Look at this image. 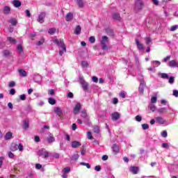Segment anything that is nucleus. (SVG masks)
<instances>
[{
    "mask_svg": "<svg viewBox=\"0 0 178 178\" xmlns=\"http://www.w3.org/2000/svg\"><path fill=\"white\" fill-rule=\"evenodd\" d=\"M177 29H178V25L172 26L170 28V31H175V30H177Z\"/></svg>",
    "mask_w": 178,
    "mask_h": 178,
    "instance_id": "obj_57",
    "label": "nucleus"
},
{
    "mask_svg": "<svg viewBox=\"0 0 178 178\" xmlns=\"http://www.w3.org/2000/svg\"><path fill=\"white\" fill-rule=\"evenodd\" d=\"M152 63L154 66H159L161 63L159 60H153Z\"/></svg>",
    "mask_w": 178,
    "mask_h": 178,
    "instance_id": "obj_52",
    "label": "nucleus"
},
{
    "mask_svg": "<svg viewBox=\"0 0 178 178\" xmlns=\"http://www.w3.org/2000/svg\"><path fill=\"white\" fill-rule=\"evenodd\" d=\"M12 136H13V134L12 132H7L6 134V136L4 137L5 140H10V138H12Z\"/></svg>",
    "mask_w": 178,
    "mask_h": 178,
    "instance_id": "obj_30",
    "label": "nucleus"
},
{
    "mask_svg": "<svg viewBox=\"0 0 178 178\" xmlns=\"http://www.w3.org/2000/svg\"><path fill=\"white\" fill-rule=\"evenodd\" d=\"M166 111V108L163 107L158 109L159 113H163Z\"/></svg>",
    "mask_w": 178,
    "mask_h": 178,
    "instance_id": "obj_48",
    "label": "nucleus"
},
{
    "mask_svg": "<svg viewBox=\"0 0 178 178\" xmlns=\"http://www.w3.org/2000/svg\"><path fill=\"white\" fill-rule=\"evenodd\" d=\"M136 122H141V120H143V118L140 115H136Z\"/></svg>",
    "mask_w": 178,
    "mask_h": 178,
    "instance_id": "obj_59",
    "label": "nucleus"
},
{
    "mask_svg": "<svg viewBox=\"0 0 178 178\" xmlns=\"http://www.w3.org/2000/svg\"><path fill=\"white\" fill-rule=\"evenodd\" d=\"M19 99L21 101H26V95L23 94L19 96Z\"/></svg>",
    "mask_w": 178,
    "mask_h": 178,
    "instance_id": "obj_62",
    "label": "nucleus"
},
{
    "mask_svg": "<svg viewBox=\"0 0 178 178\" xmlns=\"http://www.w3.org/2000/svg\"><path fill=\"white\" fill-rule=\"evenodd\" d=\"M89 41L91 44H94V42H95V37H94V36L90 37Z\"/></svg>",
    "mask_w": 178,
    "mask_h": 178,
    "instance_id": "obj_47",
    "label": "nucleus"
},
{
    "mask_svg": "<svg viewBox=\"0 0 178 178\" xmlns=\"http://www.w3.org/2000/svg\"><path fill=\"white\" fill-rule=\"evenodd\" d=\"M81 65L82 67H88V63L87 61H81Z\"/></svg>",
    "mask_w": 178,
    "mask_h": 178,
    "instance_id": "obj_42",
    "label": "nucleus"
},
{
    "mask_svg": "<svg viewBox=\"0 0 178 178\" xmlns=\"http://www.w3.org/2000/svg\"><path fill=\"white\" fill-rule=\"evenodd\" d=\"M109 43V38L108 36L104 35L100 40V44L102 45V49L103 51H108L109 47H108V44Z\"/></svg>",
    "mask_w": 178,
    "mask_h": 178,
    "instance_id": "obj_2",
    "label": "nucleus"
},
{
    "mask_svg": "<svg viewBox=\"0 0 178 178\" xmlns=\"http://www.w3.org/2000/svg\"><path fill=\"white\" fill-rule=\"evenodd\" d=\"M16 86V83L15 82V81H10V83H9V87H15Z\"/></svg>",
    "mask_w": 178,
    "mask_h": 178,
    "instance_id": "obj_64",
    "label": "nucleus"
},
{
    "mask_svg": "<svg viewBox=\"0 0 178 178\" xmlns=\"http://www.w3.org/2000/svg\"><path fill=\"white\" fill-rule=\"evenodd\" d=\"M168 66L170 67H175V66H177V61L176 60H170L168 63Z\"/></svg>",
    "mask_w": 178,
    "mask_h": 178,
    "instance_id": "obj_21",
    "label": "nucleus"
},
{
    "mask_svg": "<svg viewBox=\"0 0 178 178\" xmlns=\"http://www.w3.org/2000/svg\"><path fill=\"white\" fill-rule=\"evenodd\" d=\"M29 127H30V124H29V120L26 119L23 122V129H24V130H27Z\"/></svg>",
    "mask_w": 178,
    "mask_h": 178,
    "instance_id": "obj_19",
    "label": "nucleus"
},
{
    "mask_svg": "<svg viewBox=\"0 0 178 178\" xmlns=\"http://www.w3.org/2000/svg\"><path fill=\"white\" fill-rule=\"evenodd\" d=\"M162 148H165L166 149H169V144L167 143H163L161 145Z\"/></svg>",
    "mask_w": 178,
    "mask_h": 178,
    "instance_id": "obj_45",
    "label": "nucleus"
},
{
    "mask_svg": "<svg viewBox=\"0 0 178 178\" xmlns=\"http://www.w3.org/2000/svg\"><path fill=\"white\" fill-rule=\"evenodd\" d=\"M92 81H93V83H98V77L95 76H92Z\"/></svg>",
    "mask_w": 178,
    "mask_h": 178,
    "instance_id": "obj_54",
    "label": "nucleus"
},
{
    "mask_svg": "<svg viewBox=\"0 0 178 178\" xmlns=\"http://www.w3.org/2000/svg\"><path fill=\"white\" fill-rule=\"evenodd\" d=\"M26 17H31V13H30L29 10H25Z\"/></svg>",
    "mask_w": 178,
    "mask_h": 178,
    "instance_id": "obj_51",
    "label": "nucleus"
},
{
    "mask_svg": "<svg viewBox=\"0 0 178 178\" xmlns=\"http://www.w3.org/2000/svg\"><path fill=\"white\" fill-rule=\"evenodd\" d=\"M38 156H44L48 158L49 156V152L45 151V149H41L38 152Z\"/></svg>",
    "mask_w": 178,
    "mask_h": 178,
    "instance_id": "obj_7",
    "label": "nucleus"
},
{
    "mask_svg": "<svg viewBox=\"0 0 178 178\" xmlns=\"http://www.w3.org/2000/svg\"><path fill=\"white\" fill-rule=\"evenodd\" d=\"M145 82L144 81H142L140 83V86H139V93L140 94V95H143V94H144V88H145Z\"/></svg>",
    "mask_w": 178,
    "mask_h": 178,
    "instance_id": "obj_11",
    "label": "nucleus"
},
{
    "mask_svg": "<svg viewBox=\"0 0 178 178\" xmlns=\"http://www.w3.org/2000/svg\"><path fill=\"white\" fill-rule=\"evenodd\" d=\"M112 120L116 121L120 119V114L118 112H115L111 115Z\"/></svg>",
    "mask_w": 178,
    "mask_h": 178,
    "instance_id": "obj_12",
    "label": "nucleus"
},
{
    "mask_svg": "<svg viewBox=\"0 0 178 178\" xmlns=\"http://www.w3.org/2000/svg\"><path fill=\"white\" fill-rule=\"evenodd\" d=\"M48 94H49V95H51V96L54 95H55V90H54V89L49 90Z\"/></svg>",
    "mask_w": 178,
    "mask_h": 178,
    "instance_id": "obj_49",
    "label": "nucleus"
},
{
    "mask_svg": "<svg viewBox=\"0 0 178 178\" xmlns=\"http://www.w3.org/2000/svg\"><path fill=\"white\" fill-rule=\"evenodd\" d=\"M81 116L83 118V123H85V124H88L90 118L87 116V112L86 111V110H83L81 111Z\"/></svg>",
    "mask_w": 178,
    "mask_h": 178,
    "instance_id": "obj_6",
    "label": "nucleus"
},
{
    "mask_svg": "<svg viewBox=\"0 0 178 178\" xmlns=\"http://www.w3.org/2000/svg\"><path fill=\"white\" fill-rule=\"evenodd\" d=\"M5 15H9L10 13V7L6 6L3 8Z\"/></svg>",
    "mask_w": 178,
    "mask_h": 178,
    "instance_id": "obj_31",
    "label": "nucleus"
},
{
    "mask_svg": "<svg viewBox=\"0 0 178 178\" xmlns=\"http://www.w3.org/2000/svg\"><path fill=\"white\" fill-rule=\"evenodd\" d=\"M8 22L10 23L11 26H16L17 24V19L15 18H11Z\"/></svg>",
    "mask_w": 178,
    "mask_h": 178,
    "instance_id": "obj_25",
    "label": "nucleus"
},
{
    "mask_svg": "<svg viewBox=\"0 0 178 178\" xmlns=\"http://www.w3.org/2000/svg\"><path fill=\"white\" fill-rule=\"evenodd\" d=\"M48 102L50 105H55V104H56V100L52 97H50L48 99Z\"/></svg>",
    "mask_w": 178,
    "mask_h": 178,
    "instance_id": "obj_33",
    "label": "nucleus"
},
{
    "mask_svg": "<svg viewBox=\"0 0 178 178\" xmlns=\"http://www.w3.org/2000/svg\"><path fill=\"white\" fill-rule=\"evenodd\" d=\"M118 102H119V99L118 98L114 97L113 99V105H116L117 104H118Z\"/></svg>",
    "mask_w": 178,
    "mask_h": 178,
    "instance_id": "obj_56",
    "label": "nucleus"
},
{
    "mask_svg": "<svg viewBox=\"0 0 178 178\" xmlns=\"http://www.w3.org/2000/svg\"><path fill=\"white\" fill-rule=\"evenodd\" d=\"M54 44H56L58 47H60L61 49L59 50L60 56H63L65 53H66V44H65V42H63V39H55L53 40Z\"/></svg>",
    "mask_w": 178,
    "mask_h": 178,
    "instance_id": "obj_1",
    "label": "nucleus"
},
{
    "mask_svg": "<svg viewBox=\"0 0 178 178\" xmlns=\"http://www.w3.org/2000/svg\"><path fill=\"white\" fill-rule=\"evenodd\" d=\"M66 22H71V20H73V13H69L67 14L65 17Z\"/></svg>",
    "mask_w": 178,
    "mask_h": 178,
    "instance_id": "obj_20",
    "label": "nucleus"
},
{
    "mask_svg": "<svg viewBox=\"0 0 178 178\" xmlns=\"http://www.w3.org/2000/svg\"><path fill=\"white\" fill-rule=\"evenodd\" d=\"M47 16V14L45 12L40 13L38 15V22L40 23V24H42L44 22L45 17Z\"/></svg>",
    "mask_w": 178,
    "mask_h": 178,
    "instance_id": "obj_8",
    "label": "nucleus"
},
{
    "mask_svg": "<svg viewBox=\"0 0 178 178\" xmlns=\"http://www.w3.org/2000/svg\"><path fill=\"white\" fill-rule=\"evenodd\" d=\"M112 149H113V152H114V154H118L119 152V151L120 150V147H119V145L114 144V145H113Z\"/></svg>",
    "mask_w": 178,
    "mask_h": 178,
    "instance_id": "obj_18",
    "label": "nucleus"
},
{
    "mask_svg": "<svg viewBox=\"0 0 178 178\" xmlns=\"http://www.w3.org/2000/svg\"><path fill=\"white\" fill-rule=\"evenodd\" d=\"M3 56H5V58H8V56H9V55H10V52L8 50H4L3 51Z\"/></svg>",
    "mask_w": 178,
    "mask_h": 178,
    "instance_id": "obj_40",
    "label": "nucleus"
},
{
    "mask_svg": "<svg viewBox=\"0 0 178 178\" xmlns=\"http://www.w3.org/2000/svg\"><path fill=\"white\" fill-rule=\"evenodd\" d=\"M54 112L58 115V116H62L63 115V110L60 107L54 108Z\"/></svg>",
    "mask_w": 178,
    "mask_h": 178,
    "instance_id": "obj_13",
    "label": "nucleus"
},
{
    "mask_svg": "<svg viewBox=\"0 0 178 178\" xmlns=\"http://www.w3.org/2000/svg\"><path fill=\"white\" fill-rule=\"evenodd\" d=\"M42 80V76L40 75L39 74H35L33 76V81L35 83H38V84H41V81Z\"/></svg>",
    "mask_w": 178,
    "mask_h": 178,
    "instance_id": "obj_9",
    "label": "nucleus"
},
{
    "mask_svg": "<svg viewBox=\"0 0 178 178\" xmlns=\"http://www.w3.org/2000/svg\"><path fill=\"white\" fill-rule=\"evenodd\" d=\"M138 79L139 80V81H140V83H142V81H144V76H143L142 74H139L138 76Z\"/></svg>",
    "mask_w": 178,
    "mask_h": 178,
    "instance_id": "obj_50",
    "label": "nucleus"
},
{
    "mask_svg": "<svg viewBox=\"0 0 178 178\" xmlns=\"http://www.w3.org/2000/svg\"><path fill=\"white\" fill-rule=\"evenodd\" d=\"M145 40L147 45H151V44H152V40H151V38L147 37Z\"/></svg>",
    "mask_w": 178,
    "mask_h": 178,
    "instance_id": "obj_35",
    "label": "nucleus"
},
{
    "mask_svg": "<svg viewBox=\"0 0 178 178\" xmlns=\"http://www.w3.org/2000/svg\"><path fill=\"white\" fill-rule=\"evenodd\" d=\"M101 169H102L101 165H96L95 167V170H96V172H101Z\"/></svg>",
    "mask_w": 178,
    "mask_h": 178,
    "instance_id": "obj_61",
    "label": "nucleus"
},
{
    "mask_svg": "<svg viewBox=\"0 0 178 178\" xmlns=\"http://www.w3.org/2000/svg\"><path fill=\"white\" fill-rule=\"evenodd\" d=\"M143 8H144V1L142 0H136L134 5V10L138 13L140 12Z\"/></svg>",
    "mask_w": 178,
    "mask_h": 178,
    "instance_id": "obj_3",
    "label": "nucleus"
},
{
    "mask_svg": "<svg viewBox=\"0 0 178 178\" xmlns=\"http://www.w3.org/2000/svg\"><path fill=\"white\" fill-rule=\"evenodd\" d=\"M18 73L21 77H27V72L23 69H19Z\"/></svg>",
    "mask_w": 178,
    "mask_h": 178,
    "instance_id": "obj_15",
    "label": "nucleus"
},
{
    "mask_svg": "<svg viewBox=\"0 0 178 178\" xmlns=\"http://www.w3.org/2000/svg\"><path fill=\"white\" fill-rule=\"evenodd\" d=\"M172 95H174V97H175L176 98H178V90H174L172 92Z\"/></svg>",
    "mask_w": 178,
    "mask_h": 178,
    "instance_id": "obj_53",
    "label": "nucleus"
},
{
    "mask_svg": "<svg viewBox=\"0 0 178 178\" xmlns=\"http://www.w3.org/2000/svg\"><path fill=\"white\" fill-rule=\"evenodd\" d=\"M142 127L143 130H147V129H149V125L148 124H143Z\"/></svg>",
    "mask_w": 178,
    "mask_h": 178,
    "instance_id": "obj_46",
    "label": "nucleus"
},
{
    "mask_svg": "<svg viewBox=\"0 0 178 178\" xmlns=\"http://www.w3.org/2000/svg\"><path fill=\"white\" fill-rule=\"evenodd\" d=\"M79 81L82 86L83 91H88V83H87L83 77H79Z\"/></svg>",
    "mask_w": 178,
    "mask_h": 178,
    "instance_id": "obj_5",
    "label": "nucleus"
},
{
    "mask_svg": "<svg viewBox=\"0 0 178 178\" xmlns=\"http://www.w3.org/2000/svg\"><path fill=\"white\" fill-rule=\"evenodd\" d=\"M80 111H81V104L76 103V104L74 108V111H73L74 115H77L80 112Z\"/></svg>",
    "mask_w": 178,
    "mask_h": 178,
    "instance_id": "obj_10",
    "label": "nucleus"
},
{
    "mask_svg": "<svg viewBox=\"0 0 178 178\" xmlns=\"http://www.w3.org/2000/svg\"><path fill=\"white\" fill-rule=\"evenodd\" d=\"M149 108L152 112H155L156 111V106H155V104L149 105Z\"/></svg>",
    "mask_w": 178,
    "mask_h": 178,
    "instance_id": "obj_36",
    "label": "nucleus"
},
{
    "mask_svg": "<svg viewBox=\"0 0 178 178\" xmlns=\"http://www.w3.org/2000/svg\"><path fill=\"white\" fill-rule=\"evenodd\" d=\"M81 33V27L80 26V25H78L74 31V34H76V35H79V34H80Z\"/></svg>",
    "mask_w": 178,
    "mask_h": 178,
    "instance_id": "obj_24",
    "label": "nucleus"
},
{
    "mask_svg": "<svg viewBox=\"0 0 178 178\" xmlns=\"http://www.w3.org/2000/svg\"><path fill=\"white\" fill-rule=\"evenodd\" d=\"M70 172V167H65L63 170V173H69Z\"/></svg>",
    "mask_w": 178,
    "mask_h": 178,
    "instance_id": "obj_43",
    "label": "nucleus"
},
{
    "mask_svg": "<svg viewBox=\"0 0 178 178\" xmlns=\"http://www.w3.org/2000/svg\"><path fill=\"white\" fill-rule=\"evenodd\" d=\"M8 41L10 42H13V44H16V39L12 38V37H8L7 38Z\"/></svg>",
    "mask_w": 178,
    "mask_h": 178,
    "instance_id": "obj_39",
    "label": "nucleus"
},
{
    "mask_svg": "<svg viewBox=\"0 0 178 178\" xmlns=\"http://www.w3.org/2000/svg\"><path fill=\"white\" fill-rule=\"evenodd\" d=\"M79 158H80V155H79L78 154H75L72 155L71 159H72V161H77V159H79Z\"/></svg>",
    "mask_w": 178,
    "mask_h": 178,
    "instance_id": "obj_37",
    "label": "nucleus"
},
{
    "mask_svg": "<svg viewBox=\"0 0 178 178\" xmlns=\"http://www.w3.org/2000/svg\"><path fill=\"white\" fill-rule=\"evenodd\" d=\"M55 141V137L54 136H49L47 138V143H49V144H51V143H54Z\"/></svg>",
    "mask_w": 178,
    "mask_h": 178,
    "instance_id": "obj_38",
    "label": "nucleus"
},
{
    "mask_svg": "<svg viewBox=\"0 0 178 178\" xmlns=\"http://www.w3.org/2000/svg\"><path fill=\"white\" fill-rule=\"evenodd\" d=\"M87 136H88V138L89 140H92V134H91V132L88 131V132L87 133Z\"/></svg>",
    "mask_w": 178,
    "mask_h": 178,
    "instance_id": "obj_63",
    "label": "nucleus"
},
{
    "mask_svg": "<svg viewBox=\"0 0 178 178\" xmlns=\"http://www.w3.org/2000/svg\"><path fill=\"white\" fill-rule=\"evenodd\" d=\"M130 170H131V172L134 173V175H137L138 173V167H131Z\"/></svg>",
    "mask_w": 178,
    "mask_h": 178,
    "instance_id": "obj_34",
    "label": "nucleus"
},
{
    "mask_svg": "<svg viewBox=\"0 0 178 178\" xmlns=\"http://www.w3.org/2000/svg\"><path fill=\"white\" fill-rule=\"evenodd\" d=\"M136 42L138 49L139 51H143V49H144V45L141 44V42H140V41L138 40V39H136Z\"/></svg>",
    "mask_w": 178,
    "mask_h": 178,
    "instance_id": "obj_17",
    "label": "nucleus"
},
{
    "mask_svg": "<svg viewBox=\"0 0 178 178\" xmlns=\"http://www.w3.org/2000/svg\"><path fill=\"white\" fill-rule=\"evenodd\" d=\"M161 79H169L168 83L170 84H173L175 83V78L174 76H170L169 75L166 73H161Z\"/></svg>",
    "mask_w": 178,
    "mask_h": 178,
    "instance_id": "obj_4",
    "label": "nucleus"
},
{
    "mask_svg": "<svg viewBox=\"0 0 178 178\" xmlns=\"http://www.w3.org/2000/svg\"><path fill=\"white\" fill-rule=\"evenodd\" d=\"M48 33H49V34H50V35H54V34L56 33V29L50 28L48 30Z\"/></svg>",
    "mask_w": 178,
    "mask_h": 178,
    "instance_id": "obj_32",
    "label": "nucleus"
},
{
    "mask_svg": "<svg viewBox=\"0 0 178 178\" xmlns=\"http://www.w3.org/2000/svg\"><path fill=\"white\" fill-rule=\"evenodd\" d=\"M157 98L156 97H152L151 99L152 104H156Z\"/></svg>",
    "mask_w": 178,
    "mask_h": 178,
    "instance_id": "obj_55",
    "label": "nucleus"
},
{
    "mask_svg": "<svg viewBox=\"0 0 178 178\" xmlns=\"http://www.w3.org/2000/svg\"><path fill=\"white\" fill-rule=\"evenodd\" d=\"M17 147L18 148L20 152H22L23 149H24V148L23 147V145H22V143H19Z\"/></svg>",
    "mask_w": 178,
    "mask_h": 178,
    "instance_id": "obj_44",
    "label": "nucleus"
},
{
    "mask_svg": "<svg viewBox=\"0 0 178 178\" xmlns=\"http://www.w3.org/2000/svg\"><path fill=\"white\" fill-rule=\"evenodd\" d=\"M113 20H120V14L115 13L113 14Z\"/></svg>",
    "mask_w": 178,
    "mask_h": 178,
    "instance_id": "obj_28",
    "label": "nucleus"
},
{
    "mask_svg": "<svg viewBox=\"0 0 178 178\" xmlns=\"http://www.w3.org/2000/svg\"><path fill=\"white\" fill-rule=\"evenodd\" d=\"M10 149L14 152V151H17V145L16 143H12Z\"/></svg>",
    "mask_w": 178,
    "mask_h": 178,
    "instance_id": "obj_27",
    "label": "nucleus"
},
{
    "mask_svg": "<svg viewBox=\"0 0 178 178\" xmlns=\"http://www.w3.org/2000/svg\"><path fill=\"white\" fill-rule=\"evenodd\" d=\"M161 136H162V137H164V138H166V137H168V131H163L161 133Z\"/></svg>",
    "mask_w": 178,
    "mask_h": 178,
    "instance_id": "obj_58",
    "label": "nucleus"
},
{
    "mask_svg": "<svg viewBox=\"0 0 178 178\" xmlns=\"http://www.w3.org/2000/svg\"><path fill=\"white\" fill-rule=\"evenodd\" d=\"M81 165H82L83 166H86L88 169H91V165L88 163L82 162L81 163Z\"/></svg>",
    "mask_w": 178,
    "mask_h": 178,
    "instance_id": "obj_41",
    "label": "nucleus"
},
{
    "mask_svg": "<svg viewBox=\"0 0 178 178\" xmlns=\"http://www.w3.org/2000/svg\"><path fill=\"white\" fill-rule=\"evenodd\" d=\"M106 32L107 33L108 35H110L111 37H113V35H115L113 29H108L106 30Z\"/></svg>",
    "mask_w": 178,
    "mask_h": 178,
    "instance_id": "obj_29",
    "label": "nucleus"
},
{
    "mask_svg": "<svg viewBox=\"0 0 178 178\" xmlns=\"http://www.w3.org/2000/svg\"><path fill=\"white\" fill-rule=\"evenodd\" d=\"M76 3L78 5L79 8H84V0H76Z\"/></svg>",
    "mask_w": 178,
    "mask_h": 178,
    "instance_id": "obj_22",
    "label": "nucleus"
},
{
    "mask_svg": "<svg viewBox=\"0 0 178 178\" xmlns=\"http://www.w3.org/2000/svg\"><path fill=\"white\" fill-rule=\"evenodd\" d=\"M44 39H41L40 40H39L37 43L36 45H42L44 44Z\"/></svg>",
    "mask_w": 178,
    "mask_h": 178,
    "instance_id": "obj_60",
    "label": "nucleus"
},
{
    "mask_svg": "<svg viewBox=\"0 0 178 178\" xmlns=\"http://www.w3.org/2000/svg\"><path fill=\"white\" fill-rule=\"evenodd\" d=\"M71 147L72 148H78V147H81V143L79 141L74 140L72 142Z\"/></svg>",
    "mask_w": 178,
    "mask_h": 178,
    "instance_id": "obj_14",
    "label": "nucleus"
},
{
    "mask_svg": "<svg viewBox=\"0 0 178 178\" xmlns=\"http://www.w3.org/2000/svg\"><path fill=\"white\" fill-rule=\"evenodd\" d=\"M17 51L19 52V54H23L24 52V50L23 49V47L22 44H18L17 46Z\"/></svg>",
    "mask_w": 178,
    "mask_h": 178,
    "instance_id": "obj_26",
    "label": "nucleus"
},
{
    "mask_svg": "<svg viewBox=\"0 0 178 178\" xmlns=\"http://www.w3.org/2000/svg\"><path fill=\"white\" fill-rule=\"evenodd\" d=\"M13 5L15 8H19V6H22V2H20L19 0H14Z\"/></svg>",
    "mask_w": 178,
    "mask_h": 178,
    "instance_id": "obj_23",
    "label": "nucleus"
},
{
    "mask_svg": "<svg viewBox=\"0 0 178 178\" xmlns=\"http://www.w3.org/2000/svg\"><path fill=\"white\" fill-rule=\"evenodd\" d=\"M156 120L158 123H160V124H165V123H166V120L161 116L156 117Z\"/></svg>",
    "mask_w": 178,
    "mask_h": 178,
    "instance_id": "obj_16",
    "label": "nucleus"
}]
</instances>
